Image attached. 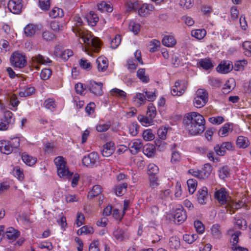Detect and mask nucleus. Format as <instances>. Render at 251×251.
Returning a JSON list of instances; mask_svg holds the SVG:
<instances>
[{
    "label": "nucleus",
    "instance_id": "nucleus-51",
    "mask_svg": "<svg viewBox=\"0 0 251 251\" xmlns=\"http://www.w3.org/2000/svg\"><path fill=\"white\" fill-rule=\"evenodd\" d=\"M244 53L247 56H251V42L246 41L242 44Z\"/></svg>",
    "mask_w": 251,
    "mask_h": 251
},
{
    "label": "nucleus",
    "instance_id": "nucleus-56",
    "mask_svg": "<svg viewBox=\"0 0 251 251\" xmlns=\"http://www.w3.org/2000/svg\"><path fill=\"white\" fill-rule=\"evenodd\" d=\"M79 64L80 67L86 70H90L92 68V65L90 62H88L87 60L82 58L79 61Z\"/></svg>",
    "mask_w": 251,
    "mask_h": 251
},
{
    "label": "nucleus",
    "instance_id": "nucleus-5",
    "mask_svg": "<svg viewBox=\"0 0 251 251\" xmlns=\"http://www.w3.org/2000/svg\"><path fill=\"white\" fill-rule=\"evenodd\" d=\"M10 61L14 67L18 68L24 67L27 63L25 55L18 52H14L12 54Z\"/></svg>",
    "mask_w": 251,
    "mask_h": 251
},
{
    "label": "nucleus",
    "instance_id": "nucleus-34",
    "mask_svg": "<svg viewBox=\"0 0 251 251\" xmlns=\"http://www.w3.org/2000/svg\"><path fill=\"white\" fill-rule=\"evenodd\" d=\"M65 26V22H58L55 21L50 23V27L53 31L59 32L62 30Z\"/></svg>",
    "mask_w": 251,
    "mask_h": 251
},
{
    "label": "nucleus",
    "instance_id": "nucleus-54",
    "mask_svg": "<svg viewBox=\"0 0 251 251\" xmlns=\"http://www.w3.org/2000/svg\"><path fill=\"white\" fill-rule=\"evenodd\" d=\"M94 230L93 227L85 226L78 230L77 234L78 235H82L83 234H92Z\"/></svg>",
    "mask_w": 251,
    "mask_h": 251
},
{
    "label": "nucleus",
    "instance_id": "nucleus-25",
    "mask_svg": "<svg viewBox=\"0 0 251 251\" xmlns=\"http://www.w3.org/2000/svg\"><path fill=\"white\" fill-rule=\"evenodd\" d=\"M198 65L206 70L211 69L213 67L211 60L206 58L201 59L198 63Z\"/></svg>",
    "mask_w": 251,
    "mask_h": 251
},
{
    "label": "nucleus",
    "instance_id": "nucleus-12",
    "mask_svg": "<svg viewBox=\"0 0 251 251\" xmlns=\"http://www.w3.org/2000/svg\"><path fill=\"white\" fill-rule=\"evenodd\" d=\"M20 235V232L12 227H8L4 233L3 237L6 238L11 241L16 240Z\"/></svg>",
    "mask_w": 251,
    "mask_h": 251
},
{
    "label": "nucleus",
    "instance_id": "nucleus-45",
    "mask_svg": "<svg viewBox=\"0 0 251 251\" xmlns=\"http://www.w3.org/2000/svg\"><path fill=\"white\" fill-rule=\"evenodd\" d=\"M180 245V241L178 238L176 237H172L170 239L169 246L173 249H177Z\"/></svg>",
    "mask_w": 251,
    "mask_h": 251
},
{
    "label": "nucleus",
    "instance_id": "nucleus-50",
    "mask_svg": "<svg viewBox=\"0 0 251 251\" xmlns=\"http://www.w3.org/2000/svg\"><path fill=\"white\" fill-rule=\"evenodd\" d=\"M211 233L215 238L219 239L221 237V231L220 230V226L214 225L211 228Z\"/></svg>",
    "mask_w": 251,
    "mask_h": 251
},
{
    "label": "nucleus",
    "instance_id": "nucleus-41",
    "mask_svg": "<svg viewBox=\"0 0 251 251\" xmlns=\"http://www.w3.org/2000/svg\"><path fill=\"white\" fill-rule=\"evenodd\" d=\"M189 192L192 194L196 190L197 181L195 179H189L187 181Z\"/></svg>",
    "mask_w": 251,
    "mask_h": 251
},
{
    "label": "nucleus",
    "instance_id": "nucleus-29",
    "mask_svg": "<svg viewBox=\"0 0 251 251\" xmlns=\"http://www.w3.org/2000/svg\"><path fill=\"white\" fill-rule=\"evenodd\" d=\"M227 236L229 239L231 248L233 251H235V230L232 228L227 230Z\"/></svg>",
    "mask_w": 251,
    "mask_h": 251
},
{
    "label": "nucleus",
    "instance_id": "nucleus-3",
    "mask_svg": "<svg viewBox=\"0 0 251 251\" xmlns=\"http://www.w3.org/2000/svg\"><path fill=\"white\" fill-rule=\"evenodd\" d=\"M214 198L220 204L226 205L227 210L232 212L231 214L234 213L235 209L234 203L230 201V198H228L225 188H222L219 190H216L214 193Z\"/></svg>",
    "mask_w": 251,
    "mask_h": 251
},
{
    "label": "nucleus",
    "instance_id": "nucleus-13",
    "mask_svg": "<svg viewBox=\"0 0 251 251\" xmlns=\"http://www.w3.org/2000/svg\"><path fill=\"white\" fill-rule=\"evenodd\" d=\"M129 149L132 154H136L143 147V143L140 139H134L129 144Z\"/></svg>",
    "mask_w": 251,
    "mask_h": 251
},
{
    "label": "nucleus",
    "instance_id": "nucleus-52",
    "mask_svg": "<svg viewBox=\"0 0 251 251\" xmlns=\"http://www.w3.org/2000/svg\"><path fill=\"white\" fill-rule=\"evenodd\" d=\"M144 153L149 157L152 156L154 153V148L152 145H147L143 148Z\"/></svg>",
    "mask_w": 251,
    "mask_h": 251
},
{
    "label": "nucleus",
    "instance_id": "nucleus-20",
    "mask_svg": "<svg viewBox=\"0 0 251 251\" xmlns=\"http://www.w3.org/2000/svg\"><path fill=\"white\" fill-rule=\"evenodd\" d=\"M97 68L99 72L105 71L108 67L107 59L103 56H100L96 60Z\"/></svg>",
    "mask_w": 251,
    "mask_h": 251
},
{
    "label": "nucleus",
    "instance_id": "nucleus-33",
    "mask_svg": "<svg viewBox=\"0 0 251 251\" xmlns=\"http://www.w3.org/2000/svg\"><path fill=\"white\" fill-rule=\"evenodd\" d=\"M64 15L63 10L58 7L53 8L49 13V16L52 18L62 17Z\"/></svg>",
    "mask_w": 251,
    "mask_h": 251
},
{
    "label": "nucleus",
    "instance_id": "nucleus-37",
    "mask_svg": "<svg viewBox=\"0 0 251 251\" xmlns=\"http://www.w3.org/2000/svg\"><path fill=\"white\" fill-rule=\"evenodd\" d=\"M138 120L144 126H148L153 122V119L151 117L142 115H139L138 116Z\"/></svg>",
    "mask_w": 251,
    "mask_h": 251
},
{
    "label": "nucleus",
    "instance_id": "nucleus-46",
    "mask_svg": "<svg viewBox=\"0 0 251 251\" xmlns=\"http://www.w3.org/2000/svg\"><path fill=\"white\" fill-rule=\"evenodd\" d=\"M127 186V185L126 183L117 185L115 189L116 194L117 196L123 195L126 190Z\"/></svg>",
    "mask_w": 251,
    "mask_h": 251
},
{
    "label": "nucleus",
    "instance_id": "nucleus-57",
    "mask_svg": "<svg viewBox=\"0 0 251 251\" xmlns=\"http://www.w3.org/2000/svg\"><path fill=\"white\" fill-rule=\"evenodd\" d=\"M160 43L157 40H153L151 41L149 44V50L151 52H154L157 50V48L159 47Z\"/></svg>",
    "mask_w": 251,
    "mask_h": 251
},
{
    "label": "nucleus",
    "instance_id": "nucleus-9",
    "mask_svg": "<svg viewBox=\"0 0 251 251\" xmlns=\"http://www.w3.org/2000/svg\"><path fill=\"white\" fill-rule=\"evenodd\" d=\"M99 159V155L96 152H92L83 157L82 164L88 168H93Z\"/></svg>",
    "mask_w": 251,
    "mask_h": 251
},
{
    "label": "nucleus",
    "instance_id": "nucleus-58",
    "mask_svg": "<svg viewBox=\"0 0 251 251\" xmlns=\"http://www.w3.org/2000/svg\"><path fill=\"white\" fill-rule=\"evenodd\" d=\"M127 10L130 12L132 10H135L138 8V2L137 1L132 2L131 1H127L126 3Z\"/></svg>",
    "mask_w": 251,
    "mask_h": 251
},
{
    "label": "nucleus",
    "instance_id": "nucleus-7",
    "mask_svg": "<svg viewBox=\"0 0 251 251\" xmlns=\"http://www.w3.org/2000/svg\"><path fill=\"white\" fill-rule=\"evenodd\" d=\"M103 84L101 82H96L94 80H90L87 83V89L96 96H101L103 94Z\"/></svg>",
    "mask_w": 251,
    "mask_h": 251
},
{
    "label": "nucleus",
    "instance_id": "nucleus-8",
    "mask_svg": "<svg viewBox=\"0 0 251 251\" xmlns=\"http://www.w3.org/2000/svg\"><path fill=\"white\" fill-rule=\"evenodd\" d=\"M186 218L187 215L182 206L178 205L174 211V222L177 225H180L183 223Z\"/></svg>",
    "mask_w": 251,
    "mask_h": 251
},
{
    "label": "nucleus",
    "instance_id": "nucleus-22",
    "mask_svg": "<svg viewBox=\"0 0 251 251\" xmlns=\"http://www.w3.org/2000/svg\"><path fill=\"white\" fill-rule=\"evenodd\" d=\"M199 171L200 173V179H205L210 175L212 171V166L209 163L205 164L202 169Z\"/></svg>",
    "mask_w": 251,
    "mask_h": 251
},
{
    "label": "nucleus",
    "instance_id": "nucleus-26",
    "mask_svg": "<svg viewBox=\"0 0 251 251\" xmlns=\"http://www.w3.org/2000/svg\"><path fill=\"white\" fill-rule=\"evenodd\" d=\"M162 42L165 46L168 47H172L176 43L174 37L171 35L165 36L162 39Z\"/></svg>",
    "mask_w": 251,
    "mask_h": 251
},
{
    "label": "nucleus",
    "instance_id": "nucleus-6",
    "mask_svg": "<svg viewBox=\"0 0 251 251\" xmlns=\"http://www.w3.org/2000/svg\"><path fill=\"white\" fill-rule=\"evenodd\" d=\"M15 121L13 113L6 110L4 112L3 117L0 120V130H5L8 129L10 125H12Z\"/></svg>",
    "mask_w": 251,
    "mask_h": 251
},
{
    "label": "nucleus",
    "instance_id": "nucleus-28",
    "mask_svg": "<svg viewBox=\"0 0 251 251\" xmlns=\"http://www.w3.org/2000/svg\"><path fill=\"white\" fill-rule=\"evenodd\" d=\"M111 126L110 121L104 123L101 122L99 123L96 126V129L99 132H104L108 130Z\"/></svg>",
    "mask_w": 251,
    "mask_h": 251
},
{
    "label": "nucleus",
    "instance_id": "nucleus-61",
    "mask_svg": "<svg viewBox=\"0 0 251 251\" xmlns=\"http://www.w3.org/2000/svg\"><path fill=\"white\" fill-rule=\"evenodd\" d=\"M181 160V155L179 152L177 151H173L171 161L173 163H177Z\"/></svg>",
    "mask_w": 251,
    "mask_h": 251
},
{
    "label": "nucleus",
    "instance_id": "nucleus-16",
    "mask_svg": "<svg viewBox=\"0 0 251 251\" xmlns=\"http://www.w3.org/2000/svg\"><path fill=\"white\" fill-rule=\"evenodd\" d=\"M208 198L207 189L206 187H203L197 192V201L201 204H206V201Z\"/></svg>",
    "mask_w": 251,
    "mask_h": 251
},
{
    "label": "nucleus",
    "instance_id": "nucleus-48",
    "mask_svg": "<svg viewBox=\"0 0 251 251\" xmlns=\"http://www.w3.org/2000/svg\"><path fill=\"white\" fill-rule=\"evenodd\" d=\"M128 28L129 30L133 32L134 34H137L140 29V25L134 22V21H131L129 23Z\"/></svg>",
    "mask_w": 251,
    "mask_h": 251
},
{
    "label": "nucleus",
    "instance_id": "nucleus-23",
    "mask_svg": "<svg viewBox=\"0 0 251 251\" xmlns=\"http://www.w3.org/2000/svg\"><path fill=\"white\" fill-rule=\"evenodd\" d=\"M0 151L2 153L9 154L12 152L13 149L8 142L1 141H0Z\"/></svg>",
    "mask_w": 251,
    "mask_h": 251
},
{
    "label": "nucleus",
    "instance_id": "nucleus-59",
    "mask_svg": "<svg viewBox=\"0 0 251 251\" xmlns=\"http://www.w3.org/2000/svg\"><path fill=\"white\" fill-rule=\"evenodd\" d=\"M248 64V61L246 59L239 60L236 61V71H242L244 70V67Z\"/></svg>",
    "mask_w": 251,
    "mask_h": 251
},
{
    "label": "nucleus",
    "instance_id": "nucleus-2",
    "mask_svg": "<svg viewBox=\"0 0 251 251\" xmlns=\"http://www.w3.org/2000/svg\"><path fill=\"white\" fill-rule=\"evenodd\" d=\"M183 123L189 133L192 135L201 134L205 128L204 117L197 112L187 113L183 118Z\"/></svg>",
    "mask_w": 251,
    "mask_h": 251
},
{
    "label": "nucleus",
    "instance_id": "nucleus-42",
    "mask_svg": "<svg viewBox=\"0 0 251 251\" xmlns=\"http://www.w3.org/2000/svg\"><path fill=\"white\" fill-rule=\"evenodd\" d=\"M219 176L222 179L227 177L229 175V168L227 166L220 167L219 169Z\"/></svg>",
    "mask_w": 251,
    "mask_h": 251
},
{
    "label": "nucleus",
    "instance_id": "nucleus-4",
    "mask_svg": "<svg viewBox=\"0 0 251 251\" xmlns=\"http://www.w3.org/2000/svg\"><path fill=\"white\" fill-rule=\"evenodd\" d=\"M195 97L193 100L194 106L197 108H201L204 106L208 100V95L207 91L202 89H199L196 92Z\"/></svg>",
    "mask_w": 251,
    "mask_h": 251
},
{
    "label": "nucleus",
    "instance_id": "nucleus-10",
    "mask_svg": "<svg viewBox=\"0 0 251 251\" xmlns=\"http://www.w3.org/2000/svg\"><path fill=\"white\" fill-rule=\"evenodd\" d=\"M22 0H10L7 4L8 9L14 14H19L22 8Z\"/></svg>",
    "mask_w": 251,
    "mask_h": 251
},
{
    "label": "nucleus",
    "instance_id": "nucleus-38",
    "mask_svg": "<svg viewBox=\"0 0 251 251\" xmlns=\"http://www.w3.org/2000/svg\"><path fill=\"white\" fill-rule=\"evenodd\" d=\"M137 75L139 79L144 83H147L149 81V77L145 75V69H139L137 72Z\"/></svg>",
    "mask_w": 251,
    "mask_h": 251
},
{
    "label": "nucleus",
    "instance_id": "nucleus-18",
    "mask_svg": "<svg viewBox=\"0 0 251 251\" xmlns=\"http://www.w3.org/2000/svg\"><path fill=\"white\" fill-rule=\"evenodd\" d=\"M153 10V7L151 4L144 3L139 8L138 13L140 16L145 17L151 13Z\"/></svg>",
    "mask_w": 251,
    "mask_h": 251
},
{
    "label": "nucleus",
    "instance_id": "nucleus-11",
    "mask_svg": "<svg viewBox=\"0 0 251 251\" xmlns=\"http://www.w3.org/2000/svg\"><path fill=\"white\" fill-rule=\"evenodd\" d=\"M115 150V143L112 141L107 142L103 145L101 153L103 156H111Z\"/></svg>",
    "mask_w": 251,
    "mask_h": 251
},
{
    "label": "nucleus",
    "instance_id": "nucleus-39",
    "mask_svg": "<svg viewBox=\"0 0 251 251\" xmlns=\"http://www.w3.org/2000/svg\"><path fill=\"white\" fill-rule=\"evenodd\" d=\"M230 124L229 123L225 124L219 130V136L222 137H225L227 135L229 131H231L230 128Z\"/></svg>",
    "mask_w": 251,
    "mask_h": 251
},
{
    "label": "nucleus",
    "instance_id": "nucleus-40",
    "mask_svg": "<svg viewBox=\"0 0 251 251\" xmlns=\"http://www.w3.org/2000/svg\"><path fill=\"white\" fill-rule=\"evenodd\" d=\"M206 32L204 29L194 30L191 32L192 35L199 40L202 39L206 35Z\"/></svg>",
    "mask_w": 251,
    "mask_h": 251
},
{
    "label": "nucleus",
    "instance_id": "nucleus-64",
    "mask_svg": "<svg viewBox=\"0 0 251 251\" xmlns=\"http://www.w3.org/2000/svg\"><path fill=\"white\" fill-rule=\"evenodd\" d=\"M43 39L47 41L52 40L55 38V35L49 31H44L42 35Z\"/></svg>",
    "mask_w": 251,
    "mask_h": 251
},
{
    "label": "nucleus",
    "instance_id": "nucleus-55",
    "mask_svg": "<svg viewBox=\"0 0 251 251\" xmlns=\"http://www.w3.org/2000/svg\"><path fill=\"white\" fill-rule=\"evenodd\" d=\"M45 107L51 111H53L56 107L54 100L52 99H48L44 102Z\"/></svg>",
    "mask_w": 251,
    "mask_h": 251
},
{
    "label": "nucleus",
    "instance_id": "nucleus-35",
    "mask_svg": "<svg viewBox=\"0 0 251 251\" xmlns=\"http://www.w3.org/2000/svg\"><path fill=\"white\" fill-rule=\"evenodd\" d=\"M102 188L99 185H94L88 193V197L90 199L98 196L101 193Z\"/></svg>",
    "mask_w": 251,
    "mask_h": 251
},
{
    "label": "nucleus",
    "instance_id": "nucleus-1",
    "mask_svg": "<svg viewBox=\"0 0 251 251\" xmlns=\"http://www.w3.org/2000/svg\"><path fill=\"white\" fill-rule=\"evenodd\" d=\"M74 25L72 26V30L75 36L78 37L81 41H79L80 44H85L89 48H93L95 50L98 51L100 48V41L98 38L94 37L91 33L87 30H85L83 26L82 19L77 15L74 18Z\"/></svg>",
    "mask_w": 251,
    "mask_h": 251
},
{
    "label": "nucleus",
    "instance_id": "nucleus-19",
    "mask_svg": "<svg viewBox=\"0 0 251 251\" xmlns=\"http://www.w3.org/2000/svg\"><path fill=\"white\" fill-rule=\"evenodd\" d=\"M113 235L117 240L123 241L128 238V235L126 231L119 227L116 228L113 232Z\"/></svg>",
    "mask_w": 251,
    "mask_h": 251
},
{
    "label": "nucleus",
    "instance_id": "nucleus-24",
    "mask_svg": "<svg viewBox=\"0 0 251 251\" xmlns=\"http://www.w3.org/2000/svg\"><path fill=\"white\" fill-rule=\"evenodd\" d=\"M250 145V142L247 137L240 136L236 139V147L242 149L247 148Z\"/></svg>",
    "mask_w": 251,
    "mask_h": 251
},
{
    "label": "nucleus",
    "instance_id": "nucleus-53",
    "mask_svg": "<svg viewBox=\"0 0 251 251\" xmlns=\"http://www.w3.org/2000/svg\"><path fill=\"white\" fill-rule=\"evenodd\" d=\"M156 114V108L152 103H150L148 106L147 115L153 119L155 117Z\"/></svg>",
    "mask_w": 251,
    "mask_h": 251
},
{
    "label": "nucleus",
    "instance_id": "nucleus-63",
    "mask_svg": "<svg viewBox=\"0 0 251 251\" xmlns=\"http://www.w3.org/2000/svg\"><path fill=\"white\" fill-rule=\"evenodd\" d=\"M51 75V71L50 69H43L40 73V76L43 80L48 79Z\"/></svg>",
    "mask_w": 251,
    "mask_h": 251
},
{
    "label": "nucleus",
    "instance_id": "nucleus-49",
    "mask_svg": "<svg viewBox=\"0 0 251 251\" xmlns=\"http://www.w3.org/2000/svg\"><path fill=\"white\" fill-rule=\"evenodd\" d=\"M183 240L188 244L193 243L198 238V235L197 234H184L183 236Z\"/></svg>",
    "mask_w": 251,
    "mask_h": 251
},
{
    "label": "nucleus",
    "instance_id": "nucleus-36",
    "mask_svg": "<svg viewBox=\"0 0 251 251\" xmlns=\"http://www.w3.org/2000/svg\"><path fill=\"white\" fill-rule=\"evenodd\" d=\"M32 61L34 63H37L38 64H45L51 62L49 58L45 59L42 55L40 54L32 57Z\"/></svg>",
    "mask_w": 251,
    "mask_h": 251
},
{
    "label": "nucleus",
    "instance_id": "nucleus-17",
    "mask_svg": "<svg viewBox=\"0 0 251 251\" xmlns=\"http://www.w3.org/2000/svg\"><path fill=\"white\" fill-rule=\"evenodd\" d=\"M54 163L57 168L58 176H62V168L65 167V165L66 164L64 158L61 156H57L54 158Z\"/></svg>",
    "mask_w": 251,
    "mask_h": 251
},
{
    "label": "nucleus",
    "instance_id": "nucleus-44",
    "mask_svg": "<svg viewBox=\"0 0 251 251\" xmlns=\"http://www.w3.org/2000/svg\"><path fill=\"white\" fill-rule=\"evenodd\" d=\"M149 184L152 189L157 188L160 184L158 177L156 176H149Z\"/></svg>",
    "mask_w": 251,
    "mask_h": 251
},
{
    "label": "nucleus",
    "instance_id": "nucleus-32",
    "mask_svg": "<svg viewBox=\"0 0 251 251\" xmlns=\"http://www.w3.org/2000/svg\"><path fill=\"white\" fill-rule=\"evenodd\" d=\"M23 161L27 165L31 166L35 164L37 161L36 158L23 153L22 156Z\"/></svg>",
    "mask_w": 251,
    "mask_h": 251
},
{
    "label": "nucleus",
    "instance_id": "nucleus-15",
    "mask_svg": "<svg viewBox=\"0 0 251 251\" xmlns=\"http://www.w3.org/2000/svg\"><path fill=\"white\" fill-rule=\"evenodd\" d=\"M54 52L56 56L60 57L64 61L68 60L69 57L73 55V51L68 49L60 50L58 48H56Z\"/></svg>",
    "mask_w": 251,
    "mask_h": 251
},
{
    "label": "nucleus",
    "instance_id": "nucleus-21",
    "mask_svg": "<svg viewBox=\"0 0 251 251\" xmlns=\"http://www.w3.org/2000/svg\"><path fill=\"white\" fill-rule=\"evenodd\" d=\"M85 19L86 20L88 25L94 26L96 25L97 23L98 22L99 17L97 14L93 11H91L86 15Z\"/></svg>",
    "mask_w": 251,
    "mask_h": 251
},
{
    "label": "nucleus",
    "instance_id": "nucleus-62",
    "mask_svg": "<svg viewBox=\"0 0 251 251\" xmlns=\"http://www.w3.org/2000/svg\"><path fill=\"white\" fill-rule=\"evenodd\" d=\"M143 139L146 141L152 140L154 139V135L151 129L145 130L142 134Z\"/></svg>",
    "mask_w": 251,
    "mask_h": 251
},
{
    "label": "nucleus",
    "instance_id": "nucleus-14",
    "mask_svg": "<svg viewBox=\"0 0 251 251\" xmlns=\"http://www.w3.org/2000/svg\"><path fill=\"white\" fill-rule=\"evenodd\" d=\"M233 65L228 61H222L217 67L218 72L221 74H226L232 70Z\"/></svg>",
    "mask_w": 251,
    "mask_h": 251
},
{
    "label": "nucleus",
    "instance_id": "nucleus-60",
    "mask_svg": "<svg viewBox=\"0 0 251 251\" xmlns=\"http://www.w3.org/2000/svg\"><path fill=\"white\" fill-rule=\"evenodd\" d=\"M50 0H39V6L43 10H48L50 8Z\"/></svg>",
    "mask_w": 251,
    "mask_h": 251
},
{
    "label": "nucleus",
    "instance_id": "nucleus-30",
    "mask_svg": "<svg viewBox=\"0 0 251 251\" xmlns=\"http://www.w3.org/2000/svg\"><path fill=\"white\" fill-rule=\"evenodd\" d=\"M97 6L98 10L101 12L104 11L111 12L113 10L110 4L104 1L98 3Z\"/></svg>",
    "mask_w": 251,
    "mask_h": 251
},
{
    "label": "nucleus",
    "instance_id": "nucleus-31",
    "mask_svg": "<svg viewBox=\"0 0 251 251\" xmlns=\"http://www.w3.org/2000/svg\"><path fill=\"white\" fill-rule=\"evenodd\" d=\"M134 101L138 106H140L142 104L145 103L146 98L143 93H138L133 98Z\"/></svg>",
    "mask_w": 251,
    "mask_h": 251
},
{
    "label": "nucleus",
    "instance_id": "nucleus-43",
    "mask_svg": "<svg viewBox=\"0 0 251 251\" xmlns=\"http://www.w3.org/2000/svg\"><path fill=\"white\" fill-rule=\"evenodd\" d=\"M159 172L158 167L154 164H150L148 166V174L149 176H156Z\"/></svg>",
    "mask_w": 251,
    "mask_h": 251
},
{
    "label": "nucleus",
    "instance_id": "nucleus-47",
    "mask_svg": "<svg viewBox=\"0 0 251 251\" xmlns=\"http://www.w3.org/2000/svg\"><path fill=\"white\" fill-rule=\"evenodd\" d=\"M139 128V126L137 123H133L131 124L128 126L129 134L133 136H136L138 133Z\"/></svg>",
    "mask_w": 251,
    "mask_h": 251
},
{
    "label": "nucleus",
    "instance_id": "nucleus-27",
    "mask_svg": "<svg viewBox=\"0 0 251 251\" xmlns=\"http://www.w3.org/2000/svg\"><path fill=\"white\" fill-rule=\"evenodd\" d=\"M37 30V26L35 25L29 24L24 28V33L27 37L32 36L35 34Z\"/></svg>",
    "mask_w": 251,
    "mask_h": 251
}]
</instances>
